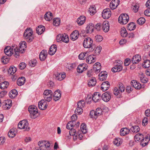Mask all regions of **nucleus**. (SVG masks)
I'll return each instance as SVG.
<instances>
[{
  "mask_svg": "<svg viewBox=\"0 0 150 150\" xmlns=\"http://www.w3.org/2000/svg\"><path fill=\"white\" fill-rule=\"evenodd\" d=\"M4 52L5 54L8 56H11L15 53V56L17 57L19 56V52L18 51L17 46L14 45L12 47L7 46L5 47L4 49Z\"/></svg>",
  "mask_w": 150,
  "mask_h": 150,
  "instance_id": "nucleus-1",
  "label": "nucleus"
},
{
  "mask_svg": "<svg viewBox=\"0 0 150 150\" xmlns=\"http://www.w3.org/2000/svg\"><path fill=\"white\" fill-rule=\"evenodd\" d=\"M23 37L28 42L32 41L34 38L32 29L30 28H27L24 32Z\"/></svg>",
  "mask_w": 150,
  "mask_h": 150,
  "instance_id": "nucleus-2",
  "label": "nucleus"
},
{
  "mask_svg": "<svg viewBox=\"0 0 150 150\" xmlns=\"http://www.w3.org/2000/svg\"><path fill=\"white\" fill-rule=\"evenodd\" d=\"M93 40L89 37H87L84 39L83 45L84 47L85 48H91L90 51H93L95 49L94 45L93 44Z\"/></svg>",
  "mask_w": 150,
  "mask_h": 150,
  "instance_id": "nucleus-3",
  "label": "nucleus"
},
{
  "mask_svg": "<svg viewBox=\"0 0 150 150\" xmlns=\"http://www.w3.org/2000/svg\"><path fill=\"white\" fill-rule=\"evenodd\" d=\"M28 110L30 113V116L31 118L35 119L38 116L39 114L38 112L36 106L34 105L30 106L28 108Z\"/></svg>",
  "mask_w": 150,
  "mask_h": 150,
  "instance_id": "nucleus-4",
  "label": "nucleus"
},
{
  "mask_svg": "<svg viewBox=\"0 0 150 150\" xmlns=\"http://www.w3.org/2000/svg\"><path fill=\"white\" fill-rule=\"evenodd\" d=\"M129 17L127 14H121L118 18L119 22L122 25L126 24L129 21Z\"/></svg>",
  "mask_w": 150,
  "mask_h": 150,
  "instance_id": "nucleus-5",
  "label": "nucleus"
},
{
  "mask_svg": "<svg viewBox=\"0 0 150 150\" xmlns=\"http://www.w3.org/2000/svg\"><path fill=\"white\" fill-rule=\"evenodd\" d=\"M18 127L21 129H24L25 130L29 131L30 127L28 126V123L26 120L20 121L18 125Z\"/></svg>",
  "mask_w": 150,
  "mask_h": 150,
  "instance_id": "nucleus-6",
  "label": "nucleus"
},
{
  "mask_svg": "<svg viewBox=\"0 0 150 150\" xmlns=\"http://www.w3.org/2000/svg\"><path fill=\"white\" fill-rule=\"evenodd\" d=\"M53 93L50 90H46L43 93L44 100L47 102H50L52 99Z\"/></svg>",
  "mask_w": 150,
  "mask_h": 150,
  "instance_id": "nucleus-7",
  "label": "nucleus"
},
{
  "mask_svg": "<svg viewBox=\"0 0 150 150\" xmlns=\"http://www.w3.org/2000/svg\"><path fill=\"white\" fill-rule=\"evenodd\" d=\"M57 40L58 42L62 41L65 43H68L69 41L68 36L65 33L58 35L57 36Z\"/></svg>",
  "mask_w": 150,
  "mask_h": 150,
  "instance_id": "nucleus-8",
  "label": "nucleus"
},
{
  "mask_svg": "<svg viewBox=\"0 0 150 150\" xmlns=\"http://www.w3.org/2000/svg\"><path fill=\"white\" fill-rule=\"evenodd\" d=\"M122 69L121 62L117 60L115 63L114 67L112 69V71L114 72H119L122 70Z\"/></svg>",
  "mask_w": 150,
  "mask_h": 150,
  "instance_id": "nucleus-9",
  "label": "nucleus"
},
{
  "mask_svg": "<svg viewBox=\"0 0 150 150\" xmlns=\"http://www.w3.org/2000/svg\"><path fill=\"white\" fill-rule=\"evenodd\" d=\"M111 16V12L109 8L104 9L102 13V16L105 19L109 18Z\"/></svg>",
  "mask_w": 150,
  "mask_h": 150,
  "instance_id": "nucleus-10",
  "label": "nucleus"
},
{
  "mask_svg": "<svg viewBox=\"0 0 150 150\" xmlns=\"http://www.w3.org/2000/svg\"><path fill=\"white\" fill-rule=\"evenodd\" d=\"M45 100H42L38 103V108L41 110H45L46 109L47 105Z\"/></svg>",
  "mask_w": 150,
  "mask_h": 150,
  "instance_id": "nucleus-11",
  "label": "nucleus"
},
{
  "mask_svg": "<svg viewBox=\"0 0 150 150\" xmlns=\"http://www.w3.org/2000/svg\"><path fill=\"white\" fill-rule=\"evenodd\" d=\"M101 97L104 101L108 102L110 100L111 98L110 93L108 92H105L102 94Z\"/></svg>",
  "mask_w": 150,
  "mask_h": 150,
  "instance_id": "nucleus-12",
  "label": "nucleus"
},
{
  "mask_svg": "<svg viewBox=\"0 0 150 150\" xmlns=\"http://www.w3.org/2000/svg\"><path fill=\"white\" fill-rule=\"evenodd\" d=\"M119 3V0H112L110 5V8L112 10L115 9L118 6Z\"/></svg>",
  "mask_w": 150,
  "mask_h": 150,
  "instance_id": "nucleus-13",
  "label": "nucleus"
},
{
  "mask_svg": "<svg viewBox=\"0 0 150 150\" xmlns=\"http://www.w3.org/2000/svg\"><path fill=\"white\" fill-rule=\"evenodd\" d=\"M79 36V33L78 31L75 30L70 35V37L71 40L74 41L78 38Z\"/></svg>",
  "mask_w": 150,
  "mask_h": 150,
  "instance_id": "nucleus-14",
  "label": "nucleus"
},
{
  "mask_svg": "<svg viewBox=\"0 0 150 150\" xmlns=\"http://www.w3.org/2000/svg\"><path fill=\"white\" fill-rule=\"evenodd\" d=\"M109 83L107 81H104L101 85V88L103 91H105L108 89L110 87Z\"/></svg>",
  "mask_w": 150,
  "mask_h": 150,
  "instance_id": "nucleus-15",
  "label": "nucleus"
},
{
  "mask_svg": "<svg viewBox=\"0 0 150 150\" xmlns=\"http://www.w3.org/2000/svg\"><path fill=\"white\" fill-rule=\"evenodd\" d=\"M26 42L25 41L21 42L19 44V47L18 49V51L21 52V53H23L26 48Z\"/></svg>",
  "mask_w": 150,
  "mask_h": 150,
  "instance_id": "nucleus-16",
  "label": "nucleus"
},
{
  "mask_svg": "<svg viewBox=\"0 0 150 150\" xmlns=\"http://www.w3.org/2000/svg\"><path fill=\"white\" fill-rule=\"evenodd\" d=\"M101 94L98 92L94 93L92 96V100L95 102H98L101 99Z\"/></svg>",
  "mask_w": 150,
  "mask_h": 150,
  "instance_id": "nucleus-17",
  "label": "nucleus"
},
{
  "mask_svg": "<svg viewBox=\"0 0 150 150\" xmlns=\"http://www.w3.org/2000/svg\"><path fill=\"white\" fill-rule=\"evenodd\" d=\"M61 93L60 90H58L55 91L53 95V99L57 101L60 99L61 97Z\"/></svg>",
  "mask_w": 150,
  "mask_h": 150,
  "instance_id": "nucleus-18",
  "label": "nucleus"
},
{
  "mask_svg": "<svg viewBox=\"0 0 150 150\" xmlns=\"http://www.w3.org/2000/svg\"><path fill=\"white\" fill-rule=\"evenodd\" d=\"M130 83L131 85L135 89H139L141 87L140 83L136 80H132L130 82Z\"/></svg>",
  "mask_w": 150,
  "mask_h": 150,
  "instance_id": "nucleus-19",
  "label": "nucleus"
},
{
  "mask_svg": "<svg viewBox=\"0 0 150 150\" xmlns=\"http://www.w3.org/2000/svg\"><path fill=\"white\" fill-rule=\"evenodd\" d=\"M140 56L137 54L133 56L131 59V61L133 64L138 63L141 60Z\"/></svg>",
  "mask_w": 150,
  "mask_h": 150,
  "instance_id": "nucleus-20",
  "label": "nucleus"
},
{
  "mask_svg": "<svg viewBox=\"0 0 150 150\" xmlns=\"http://www.w3.org/2000/svg\"><path fill=\"white\" fill-rule=\"evenodd\" d=\"M94 28V25L91 23H89L86 28V32L87 33H91L93 32Z\"/></svg>",
  "mask_w": 150,
  "mask_h": 150,
  "instance_id": "nucleus-21",
  "label": "nucleus"
},
{
  "mask_svg": "<svg viewBox=\"0 0 150 150\" xmlns=\"http://www.w3.org/2000/svg\"><path fill=\"white\" fill-rule=\"evenodd\" d=\"M47 52L46 50H43L40 53L39 58L41 61H44L46 58Z\"/></svg>",
  "mask_w": 150,
  "mask_h": 150,
  "instance_id": "nucleus-22",
  "label": "nucleus"
},
{
  "mask_svg": "<svg viewBox=\"0 0 150 150\" xmlns=\"http://www.w3.org/2000/svg\"><path fill=\"white\" fill-rule=\"evenodd\" d=\"M11 100L5 101V103H2L3 108L6 110L9 109L11 106Z\"/></svg>",
  "mask_w": 150,
  "mask_h": 150,
  "instance_id": "nucleus-23",
  "label": "nucleus"
},
{
  "mask_svg": "<svg viewBox=\"0 0 150 150\" xmlns=\"http://www.w3.org/2000/svg\"><path fill=\"white\" fill-rule=\"evenodd\" d=\"M110 26L109 23L107 21H105L103 23L102 29L105 32H107L109 30Z\"/></svg>",
  "mask_w": 150,
  "mask_h": 150,
  "instance_id": "nucleus-24",
  "label": "nucleus"
},
{
  "mask_svg": "<svg viewBox=\"0 0 150 150\" xmlns=\"http://www.w3.org/2000/svg\"><path fill=\"white\" fill-rule=\"evenodd\" d=\"M57 50V46L55 45H52L50 48L49 54L52 55H54Z\"/></svg>",
  "mask_w": 150,
  "mask_h": 150,
  "instance_id": "nucleus-25",
  "label": "nucleus"
},
{
  "mask_svg": "<svg viewBox=\"0 0 150 150\" xmlns=\"http://www.w3.org/2000/svg\"><path fill=\"white\" fill-rule=\"evenodd\" d=\"M86 20V17L85 16H81L78 18L77 22L79 25H81L84 24Z\"/></svg>",
  "mask_w": 150,
  "mask_h": 150,
  "instance_id": "nucleus-26",
  "label": "nucleus"
},
{
  "mask_svg": "<svg viewBox=\"0 0 150 150\" xmlns=\"http://www.w3.org/2000/svg\"><path fill=\"white\" fill-rule=\"evenodd\" d=\"M134 139L136 141H140L141 143H142L144 140L143 134L140 133L137 134L134 137Z\"/></svg>",
  "mask_w": 150,
  "mask_h": 150,
  "instance_id": "nucleus-27",
  "label": "nucleus"
},
{
  "mask_svg": "<svg viewBox=\"0 0 150 150\" xmlns=\"http://www.w3.org/2000/svg\"><path fill=\"white\" fill-rule=\"evenodd\" d=\"M45 29L44 26L42 25H40L37 28L36 31V32L39 35H41L43 33Z\"/></svg>",
  "mask_w": 150,
  "mask_h": 150,
  "instance_id": "nucleus-28",
  "label": "nucleus"
},
{
  "mask_svg": "<svg viewBox=\"0 0 150 150\" xmlns=\"http://www.w3.org/2000/svg\"><path fill=\"white\" fill-rule=\"evenodd\" d=\"M99 79L101 81L105 80L107 77V72L106 71H102L99 74Z\"/></svg>",
  "mask_w": 150,
  "mask_h": 150,
  "instance_id": "nucleus-29",
  "label": "nucleus"
},
{
  "mask_svg": "<svg viewBox=\"0 0 150 150\" xmlns=\"http://www.w3.org/2000/svg\"><path fill=\"white\" fill-rule=\"evenodd\" d=\"M25 79L24 77H20L18 79L17 81V84L19 86L24 85L25 82Z\"/></svg>",
  "mask_w": 150,
  "mask_h": 150,
  "instance_id": "nucleus-30",
  "label": "nucleus"
},
{
  "mask_svg": "<svg viewBox=\"0 0 150 150\" xmlns=\"http://www.w3.org/2000/svg\"><path fill=\"white\" fill-rule=\"evenodd\" d=\"M93 69L96 73H98L100 71L101 68L100 64L97 62L93 65Z\"/></svg>",
  "mask_w": 150,
  "mask_h": 150,
  "instance_id": "nucleus-31",
  "label": "nucleus"
},
{
  "mask_svg": "<svg viewBox=\"0 0 150 150\" xmlns=\"http://www.w3.org/2000/svg\"><path fill=\"white\" fill-rule=\"evenodd\" d=\"M52 18V14L50 12H47L44 15V18L48 21L51 20Z\"/></svg>",
  "mask_w": 150,
  "mask_h": 150,
  "instance_id": "nucleus-32",
  "label": "nucleus"
},
{
  "mask_svg": "<svg viewBox=\"0 0 150 150\" xmlns=\"http://www.w3.org/2000/svg\"><path fill=\"white\" fill-rule=\"evenodd\" d=\"M96 83V79L94 77H92L88 82V85L89 86L92 87L95 86Z\"/></svg>",
  "mask_w": 150,
  "mask_h": 150,
  "instance_id": "nucleus-33",
  "label": "nucleus"
},
{
  "mask_svg": "<svg viewBox=\"0 0 150 150\" xmlns=\"http://www.w3.org/2000/svg\"><path fill=\"white\" fill-rule=\"evenodd\" d=\"M130 130L127 128H122L120 131V135L121 136H125L129 133L130 132Z\"/></svg>",
  "mask_w": 150,
  "mask_h": 150,
  "instance_id": "nucleus-34",
  "label": "nucleus"
},
{
  "mask_svg": "<svg viewBox=\"0 0 150 150\" xmlns=\"http://www.w3.org/2000/svg\"><path fill=\"white\" fill-rule=\"evenodd\" d=\"M18 94L17 91L16 89H13L10 92L9 95L11 98H15Z\"/></svg>",
  "mask_w": 150,
  "mask_h": 150,
  "instance_id": "nucleus-35",
  "label": "nucleus"
},
{
  "mask_svg": "<svg viewBox=\"0 0 150 150\" xmlns=\"http://www.w3.org/2000/svg\"><path fill=\"white\" fill-rule=\"evenodd\" d=\"M88 12L91 15L93 16L96 12V7L94 6H91L89 8Z\"/></svg>",
  "mask_w": 150,
  "mask_h": 150,
  "instance_id": "nucleus-36",
  "label": "nucleus"
},
{
  "mask_svg": "<svg viewBox=\"0 0 150 150\" xmlns=\"http://www.w3.org/2000/svg\"><path fill=\"white\" fill-rule=\"evenodd\" d=\"M69 134L70 135L77 137L78 134H79V132H77L76 130L74 128H71L69 131Z\"/></svg>",
  "mask_w": 150,
  "mask_h": 150,
  "instance_id": "nucleus-37",
  "label": "nucleus"
},
{
  "mask_svg": "<svg viewBox=\"0 0 150 150\" xmlns=\"http://www.w3.org/2000/svg\"><path fill=\"white\" fill-rule=\"evenodd\" d=\"M95 61L94 58L92 55L88 56L86 59V62L88 64L93 63Z\"/></svg>",
  "mask_w": 150,
  "mask_h": 150,
  "instance_id": "nucleus-38",
  "label": "nucleus"
},
{
  "mask_svg": "<svg viewBox=\"0 0 150 150\" xmlns=\"http://www.w3.org/2000/svg\"><path fill=\"white\" fill-rule=\"evenodd\" d=\"M16 131L13 129H11L8 133V136L10 138H13L16 135Z\"/></svg>",
  "mask_w": 150,
  "mask_h": 150,
  "instance_id": "nucleus-39",
  "label": "nucleus"
},
{
  "mask_svg": "<svg viewBox=\"0 0 150 150\" xmlns=\"http://www.w3.org/2000/svg\"><path fill=\"white\" fill-rule=\"evenodd\" d=\"M136 27L135 24L133 23H129L127 26V29L130 31L134 30Z\"/></svg>",
  "mask_w": 150,
  "mask_h": 150,
  "instance_id": "nucleus-40",
  "label": "nucleus"
},
{
  "mask_svg": "<svg viewBox=\"0 0 150 150\" xmlns=\"http://www.w3.org/2000/svg\"><path fill=\"white\" fill-rule=\"evenodd\" d=\"M16 68L14 66L11 67L8 70V74L13 75L16 71Z\"/></svg>",
  "mask_w": 150,
  "mask_h": 150,
  "instance_id": "nucleus-41",
  "label": "nucleus"
},
{
  "mask_svg": "<svg viewBox=\"0 0 150 150\" xmlns=\"http://www.w3.org/2000/svg\"><path fill=\"white\" fill-rule=\"evenodd\" d=\"M9 83L6 81H4L0 83V88L1 89H4L7 88L8 86Z\"/></svg>",
  "mask_w": 150,
  "mask_h": 150,
  "instance_id": "nucleus-42",
  "label": "nucleus"
},
{
  "mask_svg": "<svg viewBox=\"0 0 150 150\" xmlns=\"http://www.w3.org/2000/svg\"><path fill=\"white\" fill-rule=\"evenodd\" d=\"M57 79L59 81H62L66 77V75L65 74H57V75L56 76Z\"/></svg>",
  "mask_w": 150,
  "mask_h": 150,
  "instance_id": "nucleus-43",
  "label": "nucleus"
},
{
  "mask_svg": "<svg viewBox=\"0 0 150 150\" xmlns=\"http://www.w3.org/2000/svg\"><path fill=\"white\" fill-rule=\"evenodd\" d=\"M144 139L146 142L144 143H142V142L140 143V144L143 147L145 146L148 144V143L150 139V136L149 135H147Z\"/></svg>",
  "mask_w": 150,
  "mask_h": 150,
  "instance_id": "nucleus-44",
  "label": "nucleus"
},
{
  "mask_svg": "<svg viewBox=\"0 0 150 150\" xmlns=\"http://www.w3.org/2000/svg\"><path fill=\"white\" fill-rule=\"evenodd\" d=\"M80 128L81 132L83 134H85L87 132L86 126V125L84 123H83L81 124Z\"/></svg>",
  "mask_w": 150,
  "mask_h": 150,
  "instance_id": "nucleus-45",
  "label": "nucleus"
},
{
  "mask_svg": "<svg viewBox=\"0 0 150 150\" xmlns=\"http://www.w3.org/2000/svg\"><path fill=\"white\" fill-rule=\"evenodd\" d=\"M142 66L144 68H148L150 67V61L148 59L144 60L142 64Z\"/></svg>",
  "mask_w": 150,
  "mask_h": 150,
  "instance_id": "nucleus-46",
  "label": "nucleus"
},
{
  "mask_svg": "<svg viewBox=\"0 0 150 150\" xmlns=\"http://www.w3.org/2000/svg\"><path fill=\"white\" fill-rule=\"evenodd\" d=\"M122 142V139L119 138H117L115 139V140L113 141L114 144L118 146L121 144Z\"/></svg>",
  "mask_w": 150,
  "mask_h": 150,
  "instance_id": "nucleus-47",
  "label": "nucleus"
},
{
  "mask_svg": "<svg viewBox=\"0 0 150 150\" xmlns=\"http://www.w3.org/2000/svg\"><path fill=\"white\" fill-rule=\"evenodd\" d=\"M120 33L121 35L123 37H126L128 35L127 30L125 28H121Z\"/></svg>",
  "mask_w": 150,
  "mask_h": 150,
  "instance_id": "nucleus-48",
  "label": "nucleus"
},
{
  "mask_svg": "<svg viewBox=\"0 0 150 150\" xmlns=\"http://www.w3.org/2000/svg\"><path fill=\"white\" fill-rule=\"evenodd\" d=\"M130 129L133 133H137L139 131L140 129L138 126H134L130 128Z\"/></svg>",
  "mask_w": 150,
  "mask_h": 150,
  "instance_id": "nucleus-49",
  "label": "nucleus"
},
{
  "mask_svg": "<svg viewBox=\"0 0 150 150\" xmlns=\"http://www.w3.org/2000/svg\"><path fill=\"white\" fill-rule=\"evenodd\" d=\"M86 65L85 64H79L77 67V71L78 73H81L83 71V67H82V66H85Z\"/></svg>",
  "mask_w": 150,
  "mask_h": 150,
  "instance_id": "nucleus-50",
  "label": "nucleus"
},
{
  "mask_svg": "<svg viewBox=\"0 0 150 150\" xmlns=\"http://www.w3.org/2000/svg\"><path fill=\"white\" fill-rule=\"evenodd\" d=\"M85 106V102L83 100H81L77 104V107L82 108Z\"/></svg>",
  "mask_w": 150,
  "mask_h": 150,
  "instance_id": "nucleus-51",
  "label": "nucleus"
},
{
  "mask_svg": "<svg viewBox=\"0 0 150 150\" xmlns=\"http://www.w3.org/2000/svg\"><path fill=\"white\" fill-rule=\"evenodd\" d=\"M9 61V58L7 56H3L1 59V62L4 64L7 63Z\"/></svg>",
  "mask_w": 150,
  "mask_h": 150,
  "instance_id": "nucleus-52",
  "label": "nucleus"
},
{
  "mask_svg": "<svg viewBox=\"0 0 150 150\" xmlns=\"http://www.w3.org/2000/svg\"><path fill=\"white\" fill-rule=\"evenodd\" d=\"M139 8V5L138 4H134L132 5V9L133 11L135 12H137L138 11Z\"/></svg>",
  "mask_w": 150,
  "mask_h": 150,
  "instance_id": "nucleus-53",
  "label": "nucleus"
},
{
  "mask_svg": "<svg viewBox=\"0 0 150 150\" xmlns=\"http://www.w3.org/2000/svg\"><path fill=\"white\" fill-rule=\"evenodd\" d=\"M46 142L45 141H40L38 142V145L40 146L39 148H41L42 149H44V145L45 142Z\"/></svg>",
  "mask_w": 150,
  "mask_h": 150,
  "instance_id": "nucleus-54",
  "label": "nucleus"
},
{
  "mask_svg": "<svg viewBox=\"0 0 150 150\" xmlns=\"http://www.w3.org/2000/svg\"><path fill=\"white\" fill-rule=\"evenodd\" d=\"M60 19L59 18H55L53 20V24L56 26L59 25L60 23Z\"/></svg>",
  "mask_w": 150,
  "mask_h": 150,
  "instance_id": "nucleus-55",
  "label": "nucleus"
},
{
  "mask_svg": "<svg viewBox=\"0 0 150 150\" xmlns=\"http://www.w3.org/2000/svg\"><path fill=\"white\" fill-rule=\"evenodd\" d=\"M145 21V19L143 17L139 18L137 20V23L139 25H142L144 23Z\"/></svg>",
  "mask_w": 150,
  "mask_h": 150,
  "instance_id": "nucleus-56",
  "label": "nucleus"
},
{
  "mask_svg": "<svg viewBox=\"0 0 150 150\" xmlns=\"http://www.w3.org/2000/svg\"><path fill=\"white\" fill-rule=\"evenodd\" d=\"M83 111L82 108L77 107L75 111V113L76 114L80 115L82 113Z\"/></svg>",
  "mask_w": 150,
  "mask_h": 150,
  "instance_id": "nucleus-57",
  "label": "nucleus"
},
{
  "mask_svg": "<svg viewBox=\"0 0 150 150\" xmlns=\"http://www.w3.org/2000/svg\"><path fill=\"white\" fill-rule=\"evenodd\" d=\"M96 112V111L93 110H92L90 111V115L91 118H94L96 119L98 117Z\"/></svg>",
  "mask_w": 150,
  "mask_h": 150,
  "instance_id": "nucleus-58",
  "label": "nucleus"
},
{
  "mask_svg": "<svg viewBox=\"0 0 150 150\" xmlns=\"http://www.w3.org/2000/svg\"><path fill=\"white\" fill-rule=\"evenodd\" d=\"M118 88L119 91L121 93L124 92L125 90V87L122 83L119 84Z\"/></svg>",
  "mask_w": 150,
  "mask_h": 150,
  "instance_id": "nucleus-59",
  "label": "nucleus"
},
{
  "mask_svg": "<svg viewBox=\"0 0 150 150\" xmlns=\"http://www.w3.org/2000/svg\"><path fill=\"white\" fill-rule=\"evenodd\" d=\"M96 113V115H97L98 117L100 115L102 114V110L100 108H97L95 111Z\"/></svg>",
  "mask_w": 150,
  "mask_h": 150,
  "instance_id": "nucleus-60",
  "label": "nucleus"
},
{
  "mask_svg": "<svg viewBox=\"0 0 150 150\" xmlns=\"http://www.w3.org/2000/svg\"><path fill=\"white\" fill-rule=\"evenodd\" d=\"M87 52H86L81 53L78 56L79 59L81 60H83L84 59V57Z\"/></svg>",
  "mask_w": 150,
  "mask_h": 150,
  "instance_id": "nucleus-61",
  "label": "nucleus"
},
{
  "mask_svg": "<svg viewBox=\"0 0 150 150\" xmlns=\"http://www.w3.org/2000/svg\"><path fill=\"white\" fill-rule=\"evenodd\" d=\"M36 60H30L29 62V65L32 67H34L36 64Z\"/></svg>",
  "mask_w": 150,
  "mask_h": 150,
  "instance_id": "nucleus-62",
  "label": "nucleus"
},
{
  "mask_svg": "<svg viewBox=\"0 0 150 150\" xmlns=\"http://www.w3.org/2000/svg\"><path fill=\"white\" fill-rule=\"evenodd\" d=\"M121 93V92H120V91H119L118 88L116 87L114 88L113 91V93L115 96H117L119 95H120Z\"/></svg>",
  "mask_w": 150,
  "mask_h": 150,
  "instance_id": "nucleus-63",
  "label": "nucleus"
},
{
  "mask_svg": "<svg viewBox=\"0 0 150 150\" xmlns=\"http://www.w3.org/2000/svg\"><path fill=\"white\" fill-rule=\"evenodd\" d=\"M148 119L146 117H144L142 120V125L144 126H146L148 124Z\"/></svg>",
  "mask_w": 150,
  "mask_h": 150,
  "instance_id": "nucleus-64",
  "label": "nucleus"
}]
</instances>
